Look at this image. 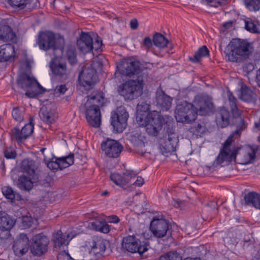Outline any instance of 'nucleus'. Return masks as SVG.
<instances>
[{
	"mask_svg": "<svg viewBox=\"0 0 260 260\" xmlns=\"http://www.w3.org/2000/svg\"><path fill=\"white\" fill-rule=\"evenodd\" d=\"M28 2V0H8L10 5L13 8L23 9Z\"/></svg>",
	"mask_w": 260,
	"mask_h": 260,
	"instance_id": "obj_47",
	"label": "nucleus"
},
{
	"mask_svg": "<svg viewBox=\"0 0 260 260\" xmlns=\"http://www.w3.org/2000/svg\"><path fill=\"white\" fill-rule=\"evenodd\" d=\"M223 0H206L209 6L217 8L221 5Z\"/></svg>",
	"mask_w": 260,
	"mask_h": 260,
	"instance_id": "obj_52",
	"label": "nucleus"
},
{
	"mask_svg": "<svg viewBox=\"0 0 260 260\" xmlns=\"http://www.w3.org/2000/svg\"><path fill=\"white\" fill-rule=\"evenodd\" d=\"M209 55V50L206 46L200 47L189 59L193 63H198Z\"/></svg>",
	"mask_w": 260,
	"mask_h": 260,
	"instance_id": "obj_26",
	"label": "nucleus"
},
{
	"mask_svg": "<svg viewBox=\"0 0 260 260\" xmlns=\"http://www.w3.org/2000/svg\"><path fill=\"white\" fill-rule=\"evenodd\" d=\"M116 81L121 82L127 78H133L120 84L118 93L125 100H132L141 95L144 85L143 74L141 66H116L114 73Z\"/></svg>",
	"mask_w": 260,
	"mask_h": 260,
	"instance_id": "obj_1",
	"label": "nucleus"
},
{
	"mask_svg": "<svg viewBox=\"0 0 260 260\" xmlns=\"http://www.w3.org/2000/svg\"><path fill=\"white\" fill-rule=\"evenodd\" d=\"M2 192L6 199L13 202L14 201H20L21 200V195L15 191L10 186H4L2 188Z\"/></svg>",
	"mask_w": 260,
	"mask_h": 260,
	"instance_id": "obj_30",
	"label": "nucleus"
},
{
	"mask_svg": "<svg viewBox=\"0 0 260 260\" xmlns=\"http://www.w3.org/2000/svg\"><path fill=\"white\" fill-rule=\"evenodd\" d=\"M34 63V60L31 56H26L24 60V65H32Z\"/></svg>",
	"mask_w": 260,
	"mask_h": 260,
	"instance_id": "obj_60",
	"label": "nucleus"
},
{
	"mask_svg": "<svg viewBox=\"0 0 260 260\" xmlns=\"http://www.w3.org/2000/svg\"><path fill=\"white\" fill-rule=\"evenodd\" d=\"M51 76L61 80L67 79L69 71L67 69V66H50Z\"/></svg>",
	"mask_w": 260,
	"mask_h": 260,
	"instance_id": "obj_27",
	"label": "nucleus"
},
{
	"mask_svg": "<svg viewBox=\"0 0 260 260\" xmlns=\"http://www.w3.org/2000/svg\"><path fill=\"white\" fill-rule=\"evenodd\" d=\"M169 228V223L165 220L161 219L153 220L150 225V230L154 236L159 238L166 235Z\"/></svg>",
	"mask_w": 260,
	"mask_h": 260,
	"instance_id": "obj_22",
	"label": "nucleus"
},
{
	"mask_svg": "<svg viewBox=\"0 0 260 260\" xmlns=\"http://www.w3.org/2000/svg\"><path fill=\"white\" fill-rule=\"evenodd\" d=\"M67 241L66 236L62 234L61 231H58L53 235V242L55 247H60L66 244Z\"/></svg>",
	"mask_w": 260,
	"mask_h": 260,
	"instance_id": "obj_38",
	"label": "nucleus"
},
{
	"mask_svg": "<svg viewBox=\"0 0 260 260\" xmlns=\"http://www.w3.org/2000/svg\"><path fill=\"white\" fill-rule=\"evenodd\" d=\"M67 90L68 88L66 87V85L64 84L56 86L55 89L57 92L61 94H63Z\"/></svg>",
	"mask_w": 260,
	"mask_h": 260,
	"instance_id": "obj_57",
	"label": "nucleus"
},
{
	"mask_svg": "<svg viewBox=\"0 0 260 260\" xmlns=\"http://www.w3.org/2000/svg\"><path fill=\"white\" fill-rule=\"evenodd\" d=\"M101 148L107 157L117 158L119 156L123 147L118 141L107 139L102 143Z\"/></svg>",
	"mask_w": 260,
	"mask_h": 260,
	"instance_id": "obj_15",
	"label": "nucleus"
},
{
	"mask_svg": "<svg viewBox=\"0 0 260 260\" xmlns=\"http://www.w3.org/2000/svg\"><path fill=\"white\" fill-rule=\"evenodd\" d=\"M107 219L109 222L113 223H118L120 221L119 218L117 216L115 215L107 216Z\"/></svg>",
	"mask_w": 260,
	"mask_h": 260,
	"instance_id": "obj_54",
	"label": "nucleus"
},
{
	"mask_svg": "<svg viewBox=\"0 0 260 260\" xmlns=\"http://www.w3.org/2000/svg\"><path fill=\"white\" fill-rule=\"evenodd\" d=\"M153 42L155 46L160 48H164L167 46L168 43L167 39L159 33H156L153 36Z\"/></svg>",
	"mask_w": 260,
	"mask_h": 260,
	"instance_id": "obj_36",
	"label": "nucleus"
},
{
	"mask_svg": "<svg viewBox=\"0 0 260 260\" xmlns=\"http://www.w3.org/2000/svg\"><path fill=\"white\" fill-rule=\"evenodd\" d=\"M245 27L248 31L252 33H258L260 29L256 24V23L252 20L245 21Z\"/></svg>",
	"mask_w": 260,
	"mask_h": 260,
	"instance_id": "obj_42",
	"label": "nucleus"
},
{
	"mask_svg": "<svg viewBox=\"0 0 260 260\" xmlns=\"http://www.w3.org/2000/svg\"><path fill=\"white\" fill-rule=\"evenodd\" d=\"M244 199L248 204H251L253 207L260 210L259 194L254 192H250L245 196Z\"/></svg>",
	"mask_w": 260,
	"mask_h": 260,
	"instance_id": "obj_34",
	"label": "nucleus"
},
{
	"mask_svg": "<svg viewBox=\"0 0 260 260\" xmlns=\"http://www.w3.org/2000/svg\"><path fill=\"white\" fill-rule=\"evenodd\" d=\"M16 57L14 46L12 43L0 46V62H11Z\"/></svg>",
	"mask_w": 260,
	"mask_h": 260,
	"instance_id": "obj_23",
	"label": "nucleus"
},
{
	"mask_svg": "<svg viewBox=\"0 0 260 260\" xmlns=\"http://www.w3.org/2000/svg\"><path fill=\"white\" fill-rule=\"evenodd\" d=\"M159 260H182V257L177 252L170 251L160 256Z\"/></svg>",
	"mask_w": 260,
	"mask_h": 260,
	"instance_id": "obj_44",
	"label": "nucleus"
},
{
	"mask_svg": "<svg viewBox=\"0 0 260 260\" xmlns=\"http://www.w3.org/2000/svg\"><path fill=\"white\" fill-rule=\"evenodd\" d=\"M33 117L29 118V123L25 124L21 130L19 128L14 127L11 131V138L18 144L22 143L32 134L34 129Z\"/></svg>",
	"mask_w": 260,
	"mask_h": 260,
	"instance_id": "obj_13",
	"label": "nucleus"
},
{
	"mask_svg": "<svg viewBox=\"0 0 260 260\" xmlns=\"http://www.w3.org/2000/svg\"><path fill=\"white\" fill-rule=\"evenodd\" d=\"M139 124L145 127L149 135L156 136L162 127V117L159 112L152 111L147 114L144 122Z\"/></svg>",
	"mask_w": 260,
	"mask_h": 260,
	"instance_id": "obj_9",
	"label": "nucleus"
},
{
	"mask_svg": "<svg viewBox=\"0 0 260 260\" xmlns=\"http://www.w3.org/2000/svg\"><path fill=\"white\" fill-rule=\"evenodd\" d=\"M191 132L197 136H201L206 131V126L204 124L197 123L192 126L191 128Z\"/></svg>",
	"mask_w": 260,
	"mask_h": 260,
	"instance_id": "obj_46",
	"label": "nucleus"
},
{
	"mask_svg": "<svg viewBox=\"0 0 260 260\" xmlns=\"http://www.w3.org/2000/svg\"><path fill=\"white\" fill-rule=\"evenodd\" d=\"M136 119H137V120L138 121L142 122V118H141V117H139V116H137V118H136Z\"/></svg>",
	"mask_w": 260,
	"mask_h": 260,
	"instance_id": "obj_63",
	"label": "nucleus"
},
{
	"mask_svg": "<svg viewBox=\"0 0 260 260\" xmlns=\"http://www.w3.org/2000/svg\"><path fill=\"white\" fill-rule=\"evenodd\" d=\"M173 99L166 94L162 89H158L156 92L157 106L162 111H168L172 106Z\"/></svg>",
	"mask_w": 260,
	"mask_h": 260,
	"instance_id": "obj_24",
	"label": "nucleus"
},
{
	"mask_svg": "<svg viewBox=\"0 0 260 260\" xmlns=\"http://www.w3.org/2000/svg\"><path fill=\"white\" fill-rule=\"evenodd\" d=\"M105 98L103 93L93 92L87 96V103L91 104L86 109V118L89 124L94 127L100 126L101 122V114L100 107L104 105Z\"/></svg>",
	"mask_w": 260,
	"mask_h": 260,
	"instance_id": "obj_3",
	"label": "nucleus"
},
{
	"mask_svg": "<svg viewBox=\"0 0 260 260\" xmlns=\"http://www.w3.org/2000/svg\"><path fill=\"white\" fill-rule=\"evenodd\" d=\"M129 115L125 107H118L115 112L112 113L110 120L113 131L116 133H122L126 128Z\"/></svg>",
	"mask_w": 260,
	"mask_h": 260,
	"instance_id": "obj_11",
	"label": "nucleus"
},
{
	"mask_svg": "<svg viewBox=\"0 0 260 260\" xmlns=\"http://www.w3.org/2000/svg\"><path fill=\"white\" fill-rule=\"evenodd\" d=\"M230 116V112L224 107L220 108L216 114L217 118L222 127H224L229 124Z\"/></svg>",
	"mask_w": 260,
	"mask_h": 260,
	"instance_id": "obj_28",
	"label": "nucleus"
},
{
	"mask_svg": "<svg viewBox=\"0 0 260 260\" xmlns=\"http://www.w3.org/2000/svg\"><path fill=\"white\" fill-rule=\"evenodd\" d=\"M22 225L24 228L30 227L32 223V219L29 217H24L22 219Z\"/></svg>",
	"mask_w": 260,
	"mask_h": 260,
	"instance_id": "obj_53",
	"label": "nucleus"
},
{
	"mask_svg": "<svg viewBox=\"0 0 260 260\" xmlns=\"http://www.w3.org/2000/svg\"><path fill=\"white\" fill-rule=\"evenodd\" d=\"M67 57L69 63L71 65L76 64L77 62V54L74 49H69L67 51Z\"/></svg>",
	"mask_w": 260,
	"mask_h": 260,
	"instance_id": "obj_45",
	"label": "nucleus"
},
{
	"mask_svg": "<svg viewBox=\"0 0 260 260\" xmlns=\"http://www.w3.org/2000/svg\"><path fill=\"white\" fill-rule=\"evenodd\" d=\"M184 260H200V259L198 257H196V258L187 257V258H185Z\"/></svg>",
	"mask_w": 260,
	"mask_h": 260,
	"instance_id": "obj_62",
	"label": "nucleus"
},
{
	"mask_svg": "<svg viewBox=\"0 0 260 260\" xmlns=\"http://www.w3.org/2000/svg\"><path fill=\"white\" fill-rule=\"evenodd\" d=\"M137 175L136 172L133 170H125L123 176L118 173H112L110 175L111 180L117 186L125 188L131 179Z\"/></svg>",
	"mask_w": 260,
	"mask_h": 260,
	"instance_id": "obj_21",
	"label": "nucleus"
},
{
	"mask_svg": "<svg viewBox=\"0 0 260 260\" xmlns=\"http://www.w3.org/2000/svg\"><path fill=\"white\" fill-rule=\"evenodd\" d=\"M98 79L96 71L93 66H83L78 77V81L81 86L89 89L95 84Z\"/></svg>",
	"mask_w": 260,
	"mask_h": 260,
	"instance_id": "obj_12",
	"label": "nucleus"
},
{
	"mask_svg": "<svg viewBox=\"0 0 260 260\" xmlns=\"http://www.w3.org/2000/svg\"><path fill=\"white\" fill-rule=\"evenodd\" d=\"M61 59L60 57L54 56L51 59L49 65H63L60 62Z\"/></svg>",
	"mask_w": 260,
	"mask_h": 260,
	"instance_id": "obj_56",
	"label": "nucleus"
},
{
	"mask_svg": "<svg viewBox=\"0 0 260 260\" xmlns=\"http://www.w3.org/2000/svg\"><path fill=\"white\" fill-rule=\"evenodd\" d=\"M88 245L90 247L89 254L96 258L101 257L106 249L105 240L98 237H93L88 242Z\"/></svg>",
	"mask_w": 260,
	"mask_h": 260,
	"instance_id": "obj_20",
	"label": "nucleus"
},
{
	"mask_svg": "<svg viewBox=\"0 0 260 260\" xmlns=\"http://www.w3.org/2000/svg\"><path fill=\"white\" fill-rule=\"evenodd\" d=\"M122 246L128 252H138L141 255L147 250V246L142 244L141 241L135 235H129L124 237L122 240Z\"/></svg>",
	"mask_w": 260,
	"mask_h": 260,
	"instance_id": "obj_14",
	"label": "nucleus"
},
{
	"mask_svg": "<svg viewBox=\"0 0 260 260\" xmlns=\"http://www.w3.org/2000/svg\"><path fill=\"white\" fill-rule=\"evenodd\" d=\"M18 186L19 188L24 190H29L32 187V182L31 178L27 177H21L19 179Z\"/></svg>",
	"mask_w": 260,
	"mask_h": 260,
	"instance_id": "obj_37",
	"label": "nucleus"
},
{
	"mask_svg": "<svg viewBox=\"0 0 260 260\" xmlns=\"http://www.w3.org/2000/svg\"><path fill=\"white\" fill-rule=\"evenodd\" d=\"M29 239L27 235L22 233L17 237L13 249L16 255L21 256L25 254L29 247Z\"/></svg>",
	"mask_w": 260,
	"mask_h": 260,
	"instance_id": "obj_19",
	"label": "nucleus"
},
{
	"mask_svg": "<svg viewBox=\"0 0 260 260\" xmlns=\"http://www.w3.org/2000/svg\"><path fill=\"white\" fill-rule=\"evenodd\" d=\"M153 43L149 37H146L144 39L142 44L147 49H149L152 47Z\"/></svg>",
	"mask_w": 260,
	"mask_h": 260,
	"instance_id": "obj_50",
	"label": "nucleus"
},
{
	"mask_svg": "<svg viewBox=\"0 0 260 260\" xmlns=\"http://www.w3.org/2000/svg\"><path fill=\"white\" fill-rule=\"evenodd\" d=\"M139 62L137 59L134 56L127 57L120 59L116 65H139Z\"/></svg>",
	"mask_w": 260,
	"mask_h": 260,
	"instance_id": "obj_40",
	"label": "nucleus"
},
{
	"mask_svg": "<svg viewBox=\"0 0 260 260\" xmlns=\"http://www.w3.org/2000/svg\"><path fill=\"white\" fill-rule=\"evenodd\" d=\"M38 43L41 49L47 50L52 48L54 50H62L64 41L62 37L56 39L54 34L50 31H42L40 33Z\"/></svg>",
	"mask_w": 260,
	"mask_h": 260,
	"instance_id": "obj_6",
	"label": "nucleus"
},
{
	"mask_svg": "<svg viewBox=\"0 0 260 260\" xmlns=\"http://www.w3.org/2000/svg\"><path fill=\"white\" fill-rule=\"evenodd\" d=\"M194 104V109L197 112V115H209L213 111V104L209 97L199 96L196 99Z\"/></svg>",
	"mask_w": 260,
	"mask_h": 260,
	"instance_id": "obj_17",
	"label": "nucleus"
},
{
	"mask_svg": "<svg viewBox=\"0 0 260 260\" xmlns=\"http://www.w3.org/2000/svg\"><path fill=\"white\" fill-rule=\"evenodd\" d=\"M175 126L173 124L166 129L168 135L167 139H162L159 141V148L163 155H167L176 151L178 139L177 135L174 133Z\"/></svg>",
	"mask_w": 260,
	"mask_h": 260,
	"instance_id": "obj_10",
	"label": "nucleus"
},
{
	"mask_svg": "<svg viewBox=\"0 0 260 260\" xmlns=\"http://www.w3.org/2000/svg\"><path fill=\"white\" fill-rule=\"evenodd\" d=\"M247 9L251 11H257L260 10V0H245Z\"/></svg>",
	"mask_w": 260,
	"mask_h": 260,
	"instance_id": "obj_41",
	"label": "nucleus"
},
{
	"mask_svg": "<svg viewBox=\"0 0 260 260\" xmlns=\"http://www.w3.org/2000/svg\"><path fill=\"white\" fill-rule=\"evenodd\" d=\"M40 118L46 123H51L54 121V114L50 108L43 106L40 110Z\"/></svg>",
	"mask_w": 260,
	"mask_h": 260,
	"instance_id": "obj_32",
	"label": "nucleus"
},
{
	"mask_svg": "<svg viewBox=\"0 0 260 260\" xmlns=\"http://www.w3.org/2000/svg\"><path fill=\"white\" fill-rule=\"evenodd\" d=\"M17 37L16 34L8 25L0 23V41L9 43L16 44Z\"/></svg>",
	"mask_w": 260,
	"mask_h": 260,
	"instance_id": "obj_25",
	"label": "nucleus"
},
{
	"mask_svg": "<svg viewBox=\"0 0 260 260\" xmlns=\"http://www.w3.org/2000/svg\"><path fill=\"white\" fill-rule=\"evenodd\" d=\"M24 109L23 107H16L13 109L12 115L14 119L21 122L23 120Z\"/></svg>",
	"mask_w": 260,
	"mask_h": 260,
	"instance_id": "obj_39",
	"label": "nucleus"
},
{
	"mask_svg": "<svg viewBox=\"0 0 260 260\" xmlns=\"http://www.w3.org/2000/svg\"><path fill=\"white\" fill-rule=\"evenodd\" d=\"M144 183V179L141 176H138L136 181L133 183V185L137 186H141L143 185Z\"/></svg>",
	"mask_w": 260,
	"mask_h": 260,
	"instance_id": "obj_58",
	"label": "nucleus"
},
{
	"mask_svg": "<svg viewBox=\"0 0 260 260\" xmlns=\"http://www.w3.org/2000/svg\"><path fill=\"white\" fill-rule=\"evenodd\" d=\"M131 27L133 29H136L138 27V21L136 19H133L130 22Z\"/></svg>",
	"mask_w": 260,
	"mask_h": 260,
	"instance_id": "obj_61",
	"label": "nucleus"
},
{
	"mask_svg": "<svg viewBox=\"0 0 260 260\" xmlns=\"http://www.w3.org/2000/svg\"><path fill=\"white\" fill-rule=\"evenodd\" d=\"M233 118L235 119V122L237 126V129L235 131L236 133L239 134L241 133L242 131L246 128V124L244 119L242 117L241 114L239 117Z\"/></svg>",
	"mask_w": 260,
	"mask_h": 260,
	"instance_id": "obj_43",
	"label": "nucleus"
},
{
	"mask_svg": "<svg viewBox=\"0 0 260 260\" xmlns=\"http://www.w3.org/2000/svg\"><path fill=\"white\" fill-rule=\"evenodd\" d=\"M21 168L23 171L30 177H34L36 169L35 162L34 160L28 159L23 160L22 161Z\"/></svg>",
	"mask_w": 260,
	"mask_h": 260,
	"instance_id": "obj_31",
	"label": "nucleus"
},
{
	"mask_svg": "<svg viewBox=\"0 0 260 260\" xmlns=\"http://www.w3.org/2000/svg\"><path fill=\"white\" fill-rule=\"evenodd\" d=\"M77 45L80 52L86 54L92 50L97 52L101 51L103 43L101 38L99 37L93 43L92 38L88 33L82 32L77 40Z\"/></svg>",
	"mask_w": 260,
	"mask_h": 260,
	"instance_id": "obj_7",
	"label": "nucleus"
},
{
	"mask_svg": "<svg viewBox=\"0 0 260 260\" xmlns=\"http://www.w3.org/2000/svg\"><path fill=\"white\" fill-rule=\"evenodd\" d=\"M255 93L246 85H243L241 87L240 98L245 102H251L255 99Z\"/></svg>",
	"mask_w": 260,
	"mask_h": 260,
	"instance_id": "obj_35",
	"label": "nucleus"
},
{
	"mask_svg": "<svg viewBox=\"0 0 260 260\" xmlns=\"http://www.w3.org/2000/svg\"><path fill=\"white\" fill-rule=\"evenodd\" d=\"M32 241L30 250L34 255L41 256L47 251L49 240L43 234L35 236L32 238Z\"/></svg>",
	"mask_w": 260,
	"mask_h": 260,
	"instance_id": "obj_16",
	"label": "nucleus"
},
{
	"mask_svg": "<svg viewBox=\"0 0 260 260\" xmlns=\"http://www.w3.org/2000/svg\"><path fill=\"white\" fill-rule=\"evenodd\" d=\"M233 136L230 135L223 145V148L215 160L217 165H221L224 162H231L235 159L237 156L247 155L249 160H254L256 156H260V146L252 145L244 148L235 147L233 145Z\"/></svg>",
	"mask_w": 260,
	"mask_h": 260,
	"instance_id": "obj_2",
	"label": "nucleus"
},
{
	"mask_svg": "<svg viewBox=\"0 0 260 260\" xmlns=\"http://www.w3.org/2000/svg\"><path fill=\"white\" fill-rule=\"evenodd\" d=\"M175 113L177 121L183 123H191L196 120L197 116L194 105L187 102L177 105Z\"/></svg>",
	"mask_w": 260,
	"mask_h": 260,
	"instance_id": "obj_8",
	"label": "nucleus"
},
{
	"mask_svg": "<svg viewBox=\"0 0 260 260\" xmlns=\"http://www.w3.org/2000/svg\"><path fill=\"white\" fill-rule=\"evenodd\" d=\"M90 227L91 229L96 231L107 234L110 231V226L105 220H95L90 223Z\"/></svg>",
	"mask_w": 260,
	"mask_h": 260,
	"instance_id": "obj_29",
	"label": "nucleus"
},
{
	"mask_svg": "<svg viewBox=\"0 0 260 260\" xmlns=\"http://www.w3.org/2000/svg\"><path fill=\"white\" fill-rule=\"evenodd\" d=\"M148 107L149 106L145 103H143L142 104H138L137 106V109L138 110L146 112L148 109Z\"/></svg>",
	"mask_w": 260,
	"mask_h": 260,
	"instance_id": "obj_59",
	"label": "nucleus"
},
{
	"mask_svg": "<svg viewBox=\"0 0 260 260\" xmlns=\"http://www.w3.org/2000/svg\"><path fill=\"white\" fill-rule=\"evenodd\" d=\"M74 156L73 153H71L64 157L52 158L47 162V166L49 169L53 171H56L58 169L62 170L74 164Z\"/></svg>",
	"mask_w": 260,
	"mask_h": 260,
	"instance_id": "obj_18",
	"label": "nucleus"
},
{
	"mask_svg": "<svg viewBox=\"0 0 260 260\" xmlns=\"http://www.w3.org/2000/svg\"><path fill=\"white\" fill-rule=\"evenodd\" d=\"M226 57L232 62H238L249 55V45L239 39H233L226 48Z\"/></svg>",
	"mask_w": 260,
	"mask_h": 260,
	"instance_id": "obj_4",
	"label": "nucleus"
},
{
	"mask_svg": "<svg viewBox=\"0 0 260 260\" xmlns=\"http://www.w3.org/2000/svg\"><path fill=\"white\" fill-rule=\"evenodd\" d=\"M108 60L103 54L99 55L93 58V63L91 65H107Z\"/></svg>",
	"mask_w": 260,
	"mask_h": 260,
	"instance_id": "obj_48",
	"label": "nucleus"
},
{
	"mask_svg": "<svg viewBox=\"0 0 260 260\" xmlns=\"http://www.w3.org/2000/svg\"><path fill=\"white\" fill-rule=\"evenodd\" d=\"M17 83L18 86L25 91V95L29 98L35 97L46 91L33 76L25 73L19 75Z\"/></svg>",
	"mask_w": 260,
	"mask_h": 260,
	"instance_id": "obj_5",
	"label": "nucleus"
},
{
	"mask_svg": "<svg viewBox=\"0 0 260 260\" xmlns=\"http://www.w3.org/2000/svg\"><path fill=\"white\" fill-rule=\"evenodd\" d=\"M227 95L228 97L229 104L230 107L233 117H239L240 112L237 107V99L230 91L227 92Z\"/></svg>",
	"mask_w": 260,
	"mask_h": 260,
	"instance_id": "obj_33",
	"label": "nucleus"
},
{
	"mask_svg": "<svg viewBox=\"0 0 260 260\" xmlns=\"http://www.w3.org/2000/svg\"><path fill=\"white\" fill-rule=\"evenodd\" d=\"M16 155V151L12 147H7L4 150V156L7 159H14Z\"/></svg>",
	"mask_w": 260,
	"mask_h": 260,
	"instance_id": "obj_49",
	"label": "nucleus"
},
{
	"mask_svg": "<svg viewBox=\"0 0 260 260\" xmlns=\"http://www.w3.org/2000/svg\"><path fill=\"white\" fill-rule=\"evenodd\" d=\"M254 242V241L253 239L244 238L243 241V247L244 248H247L249 247L252 246Z\"/></svg>",
	"mask_w": 260,
	"mask_h": 260,
	"instance_id": "obj_51",
	"label": "nucleus"
},
{
	"mask_svg": "<svg viewBox=\"0 0 260 260\" xmlns=\"http://www.w3.org/2000/svg\"><path fill=\"white\" fill-rule=\"evenodd\" d=\"M108 193V192L107 191H105L104 192H103L102 193V195L104 196Z\"/></svg>",
	"mask_w": 260,
	"mask_h": 260,
	"instance_id": "obj_64",
	"label": "nucleus"
},
{
	"mask_svg": "<svg viewBox=\"0 0 260 260\" xmlns=\"http://www.w3.org/2000/svg\"><path fill=\"white\" fill-rule=\"evenodd\" d=\"M254 69V66H243L242 70L245 76L249 75Z\"/></svg>",
	"mask_w": 260,
	"mask_h": 260,
	"instance_id": "obj_55",
	"label": "nucleus"
}]
</instances>
